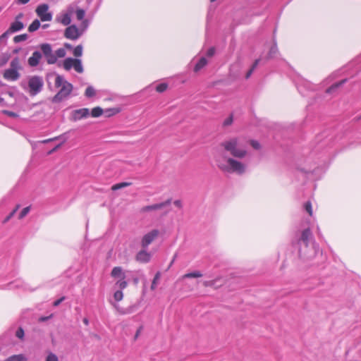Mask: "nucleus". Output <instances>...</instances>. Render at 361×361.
Here are the masks:
<instances>
[{
    "label": "nucleus",
    "instance_id": "nucleus-29",
    "mask_svg": "<svg viewBox=\"0 0 361 361\" xmlns=\"http://www.w3.org/2000/svg\"><path fill=\"white\" fill-rule=\"evenodd\" d=\"M40 26V22L39 20L35 19L28 27V31L30 32H35L39 29Z\"/></svg>",
    "mask_w": 361,
    "mask_h": 361
},
{
    "label": "nucleus",
    "instance_id": "nucleus-64",
    "mask_svg": "<svg viewBox=\"0 0 361 361\" xmlns=\"http://www.w3.org/2000/svg\"><path fill=\"white\" fill-rule=\"evenodd\" d=\"M200 69H197V68H195L194 69V71L197 73V71H199Z\"/></svg>",
    "mask_w": 361,
    "mask_h": 361
},
{
    "label": "nucleus",
    "instance_id": "nucleus-40",
    "mask_svg": "<svg viewBox=\"0 0 361 361\" xmlns=\"http://www.w3.org/2000/svg\"><path fill=\"white\" fill-rule=\"evenodd\" d=\"M82 54V46L80 44L74 48L73 55L76 57H79V56H81Z\"/></svg>",
    "mask_w": 361,
    "mask_h": 361
},
{
    "label": "nucleus",
    "instance_id": "nucleus-35",
    "mask_svg": "<svg viewBox=\"0 0 361 361\" xmlns=\"http://www.w3.org/2000/svg\"><path fill=\"white\" fill-rule=\"evenodd\" d=\"M123 293L121 290H117L114 293V300L118 302L123 300Z\"/></svg>",
    "mask_w": 361,
    "mask_h": 361
},
{
    "label": "nucleus",
    "instance_id": "nucleus-48",
    "mask_svg": "<svg viewBox=\"0 0 361 361\" xmlns=\"http://www.w3.org/2000/svg\"><path fill=\"white\" fill-rule=\"evenodd\" d=\"M250 145L255 149H259L261 148L260 143L255 140H252L250 141Z\"/></svg>",
    "mask_w": 361,
    "mask_h": 361
},
{
    "label": "nucleus",
    "instance_id": "nucleus-44",
    "mask_svg": "<svg viewBox=\"0 0 361 361\" xmlns=\"http://www.w3.org/2000/svg\"><path fill=\"white\" fill-rule=\"evenodd\" d=\"M45 361H59V358L56 354L50 352L46 357Z\"/></svg>",
    "mask_w": 361,
    "mask_h": 361
},
{
    "label": "nucleus",
    "instance_id": "nucleus-60",
    "mask_svg": "<svg viewBox=\"0 0 361 361\" xmlns=\"http://www.w3.org/2000/svg\"><path fill=\"white\" fill-rule=\"evenodd\" d=\"M64 46H65V47H66V48H67V49H73L72 45H71V44H68V43H66V44H64Z\"/></svg>",
    "mask_w": 361,
    "mask_h": 361
},
{
    "label": "nucleus",
    "instance_id": "nucleus-26",
    "mask_svg": "<svg viewBox=\"0 0 361 361\" xmlns=\"http://www.w3.org/2000/svg\"><path fill=\"white\" fill-rule=\"evenodd\" d=\"M103 113H104V110L101 107L96 106V107H94L93 109H92L91 112L90 114L92 117L98 118L100 116H102Z\"/></svg>",
    "mask_w": 361,
    "mask_h": 361
},
{
    "label": "nucleus",
    "instance_id": "nucleus-1",
    "mask_svg": "<svg viewBox=\"0 0 361 361\" xmlns=\"http://www.w3.org/2000/svg\"><path fill=\"white\" fill-rule=\"evenodd\" d=\"M332 133V130L326 129L317 135L311 144V149L305 150L302 157L298 159L296 168L307 177L312 176L319 180L326 172L332 154L330 149L334 144Z\"/></svg>",
    "mask_w": 361,
    "mask_h": 361
},
{
    "label": "nucleus",
    "instance_id": "nucleus-61",
    "mask_svg": "<svg viewBox=\"0 0 361 361\" xmlns=\"http://www.w3.org/2000/svg\"><path fill=\"white\" fill-rule=\"evenodd\" d=\"M75 71H76L79 73H82L83 72L84 69H75Z\"/></svg>",
    "mask_w": 361,
    "mask_h": 361
},
{
    "label": "nucleus",
    "instance_id": "nucleus-19",
    "mask_svg": "<svg viewBox=\"0 0 361 361\" xmlns=\"http://www.w3.org/2000/svg\"><path fill=\"white\" fill-rule=\"evenodd\" d=\"M63 68H82V61L78 59L67 58L63 61Z\"/></svg>",
    "mask_w": 361,
    "mask_h": 361
},
{
    "label": "nucleus",
    "instance_id": "nucleus-63",
    "mask_svg": "<svg viewBox=\"0 0 361 361\" xmlns=\"http://www.w3.org/2000/svg\"><path fill=\"white\" fill-rule=\"evenodd\" d=\"M48 26H49L48 25H44L42 26V27H43V28H47Z\"/></svg>",
    "mask_w": 361,
    "mask_h": 361
},
{
    "label": "nucleus",
    "instance_id": "nucleus-12",
    "mask_svg": "<svg viewBox=\"0 0 361 361\" xmlns=\"http://www.w3.org/2000/svg\"><path fill=\"white\" fill-rule=\"evenodd\" d=\"M159 231L158 229H152L149 232L145 234L141 240V246L144 249H147L148 246L158 237Z\"/></svg>",
    "mask_w": 361,
    "mask_h": 361
},
{
    "label": "nucleus",
    "instance_id": "nucleus-27",
    "mask_svg": "<svg viewBox=\"0 0 361 361\" xmlns=\"http://www.w3.org/2000/svg\"><path fill=\"white\" fill-rule=\"evenodd\" d=\"M78 8V5L75 4H69L64 11L71 18V16L75 14L76 9Z\"/></svg>",
    "mask_w": 361,
    "mask_h": 361
},
{
    "label": "nucleus",
    "instance_id": "nucleus-7",
    "mask_svg": "<svg viewBox=\"0 0 361 361\" xmlns=\"http://www.w3.org/2000/svg\"><path fill=\"white\" fill-rule=\"evenodd\" d=\"M131 274L130 271H123L121 267H115L111 270V276L113 278L118 279L115 285L119 290H123L127 288L128 284L127 279Z\"/></svg>",
    "mask_w": 361,
    "mask_h": 361
},
{
    "label": "nucleus",
    "instance_id": "nucleus-59",
    "mask_svg": "<svg viewBox=\"0 0 361 361\" xmlns=\"http://www.w3.org/2000/svg\"><path fill=\"white\" fill-rule=\"evenodd\" d=\"M30 0H18V4H25L29 2Z\"/></svg>",
    "mask_w": 361,
    "mask_h": 361
},
{
    "label": "nucleus",
    "instance_id": "nucleus-24",
    "mask_svg": "<svg viewBox=\"0 0 361 361\" xmlns=\"http://www.w3.org/2000/svg\"><path fill=\"white\" fill-rule=\"evenodd\" d=\"M27 357L23 354L13 355L8 357L5 361H27Z\"/></svg>",
    "mask_w": 361,
    "mask_h": 361
},
{
    "label": "nucleus",
    "instance_id": "nucleus-10",
    "mask_svg": "<svg viewBox=\"0 0 361 361\" xmlns=\"http://www.w3.org/2000/svg\"><path fill=\"white\" fill-rule=\"evenodd\" d=\"M42 56L44 57L47 63L49 65L54 64L56 62V56L52 50L51 46L48 44H42L39 47Z\"/></svg>",
    "mask_w": 361,
    "mask_h": 361
},
{
    "label": "nucleus",
    "instance_id": "nucleus-52",
    "mask_svg": "<svg viewBox=\"0 0 361 361\" xmlns=\"http://www.w3.org/2000/svg\"><path fill=\"white\" fill-rule=\"evenodd\" d=\"M142 329H143L142 326H139V328L137 329L135 334L134 336V340L137 339V338L139 337L140 334H141V332L142 331Z\"/></svg>",
    "mask_w": 361,
    "mask_h": 361
},
{
    "label": "nucleus",
    "instance_id": "nucleus-20",
    "mask_svg": "<svg viewBox=\"0 0 361 361\" xmlns=\"http://www.w3.org/2000/svg\"><path fill=\"white\" fill-rule=\"evenodd\" d=\"M347 82V79L344 78L339 81L335 82L326 89V93L329 94H334L337 90Z\"/></svg>",
    "mask_w": 361,
    "mask_h": 361
},
{
    "label": "nucleus",
    "instance_id": "nucleus-25",
    "mask_svg": "<svg viewBox=\"0 0 361 361\" xmlns=\"http://www.w3.org/2000/svg\"><path fill=\"white\" fill-rule=\"evenodd\" d=\"M121 109L120 107L109 108L106 109L104 112L106 114V116H112L120 113Z\"/></svg>",
    "mask_w": 361,
    "mask_h": 361
},
{
    "label": "nucleus",
    "instance_id": "nucleus-4",
    "mask_svg": "<svg viewBox=\"0 0 361 361\" xmlns=\"http://www.w3.org/2000/svg\"><path fill=\"white\" fill-rule=\"evenodd\" d=\"M21 87L30 97H35L43 90V78L39 75L28 76L26 80L22 81Z\"/></svg>",
    "mask_w": 361,
    "mask_h": 361
},
{
    "label": "nucleus",
    "instance_id": "nucleus-18",
    "mask_svg": "<svg viewBox=\"0 0 361 361\" xmlns=\"http://www.w3.org/2000/svg\"><path fill=\"white\" fill-rule=\"evenodd\" d=\"M42 59V54L40 50L35 51L32 53V56L28 59V64L32 67H35L39 65Z\"/></svg>",
    "mask_w": 361,
    "mask_h": 361
},
{
    "label": "nucleus",
    "instance_id": "nucleus-2",
    "mask_svg": "<svg viewBox=\"0 0 361 361\" xmlns=\"http://www.w3.org/2000/svg\"><path fill=\"white\" fill-rule=\"evenodd\" d=\"M296 247L299 257L304 261L313 259L319 255L321 257L325 258L310 228H306L300 232L297 238Z\"/></svg>",
    "mask_w": 361,
    "mask_h": 361
},
{
    "label": "nucleus",
    "instance_id": "nucleus-31",
    "mask_svg": "<svg viewBox=\"0 0 361 361\" xmlns=\"http://www.w3.org/2000/svg\"><path fill=\"white\" fill-rule=\"evenodd\" d=\"M96 94V91L92 86H88L85 92V96L87 98H92Z\"/></svg>",
    "mask_w": 361,
    "mask_h": 361
},
{
    "label": "nucleus",
    "instance_id": "nucleus-34",
    "mask_svg": "<svg viewBox=\"0 0 361 361\" xmlns=\"http://www.w3.org/2000/svg\"><path fill=\"white\" fill-rule=\"evenodd\" d=\"M19 207H20V205L17 204L16 206V207L9 213V214L6 216L3 223H6V222L8 221L10 219H11L12 218H13L15 216V215L16 214V212L18 210Z\"/></svg>",
    "mask_w": 361,
    "mask_h": 361
},
{
    "label": "nucleus",
    "instance_id": "nucleus-16",
    "mask_svg": "<svg viewBox=\"0 0 361 361\" xmlns=\"http://www.w3.org/2000/svg\"><path fill=\"white\" fill-rule=\"evenodd\" d=\"M167 88H168V84L166 82H163L159 83L155 87L154 86V84L149 85V86L146 87L142 90V92H150L154 90H156L157 92H158L159 93H162L164 91H166Z\"/></svg>",
    "mask_w": 361,
    "mask_h": 361
},
{
    "label": "nucleus",
    "instance_id": "nucleus-9",
    "mask_svg": "<svg viewBox=\"0 0 361 361\" xmlns=\"http://www.w3.org/2000/svg\"><path fill=\"white\" fill-rule=\"evenodd\" d=\"M221 145L224 147V149L229 152L232 156L237 158H243L247 152L243 149H238L237 147L238 141L236 139H232L228 141H226L221 143Z\"/></svg>",
    "mask_w": 361,
    "mask_h": 361
},
{
    "label": "nucleus",
    "instance_id": "nucleus-14",
    "mask_svg": "<svg viewBox=\"0 0 361 361\" xmlns=\"http://www.w3.org/2000/svg\"><path fill=\"white\" fill-rule=\"evenodd\" d=\"M90 116V110L87 108H82L73 110L71 112V119L74 121L87 118Z\"/></svg>",
    "mask_w": 361,
    "mask_h": 361
},
{
    "label": "nucleus",
    "instance_id": "nucleus-17",
    "mask_svg": "<svg viewBox=\"0 0 361 361\" xmlns=\"http://www.w3.org/2000/svg\"><path fill=\"white\" fill-rule=\"evenodd\" d=\"M171 200L169 199L164 202L153 204L151 205L146 206L143 207L142 210L144 212H150L153 210H157L164 208V207L169 206L171 204Z\"/></svg>",
    "mask_w": 361,
    "mask_h": 361
},
{
    "label": "nucleus",
    "instance_id": "nucleus-23",
    "mask_svg": "<svg viewBox=\"0 0 361 361\" xmlns=\"http://www.w3.org/2000/svg\"><path fill=\"white\" fill-rule=\"evenodd\" d=\"M56 20L63 25H68L71 23V18L64 11L56 17Z\"/></svg>",
    "mask_w": 361,
    "mask_h": 361
},
{
    "label": "nucleus",
    "instance_id": "nucleus-56",
    "mask_svg": "<svg viewBox=\"0 0 361 361\" xmlns=\"http://www.w3.org/2000/svg\"><path fill=\"white\" fill-rule=\"evenodd\" d=\"M174 205L176 206L177 207H180L181 205H182V202L180 200H175L174 202H173Z\"/></svg>",
    "mask_w": 361,
    "mask_h": 361
},
{
    "label": "nucleus",
    "instance_id": "nucleus-57",
    "mask_svg": "<svg viewBox=\"0 0 361 361\" xmlns=\"http://www.w3.org/2000/svg\"><path fill=\"white\" fill-rule=\"evenodd\" d=\"M276 51V47H273L271 48V50H270V55H272V54H274Z\"/></svg>",
    "mask_w": 361,
    "mask_h": 361
},
{
    "label": "nucleus",
    "instance_id": "nucleus-53",
    "mask_svg": "<svg viewBox=\"0 0 361 361\" xmlns=\"http://www.w3.org/2000/svg\"><path fill=\"white\" fill-rule=\"evenodd\" d=\"M215 53V48L214 47H211L208 49L207 52V56H209V57H212Z\"/></svg>",
    "mask_w": 361,
    "mask_h": 361
},
{
    "label": "nucleus",
    "instance_id": "nucleus-11",
    "mask_svg": "<svg viewBox=\"0 0 361 361\" xmlns=\"http://www.w3.org/2000/svg\"><path fill=\"white\" fill-rule=\"evenodd\" d=\"M22 17H23L22 13H20L16 16V20L14 22H13L11 24L8 29L1 35V39L6 38L10 35L23 29L24 25L21 21L19 20V19H20Z\"/></svg>",
    "mask_w": 361,
    "mask_h": 361
},
{
    "label": "nucleus",
    "instance_id": "nucleus-5",
    "mask_svg": "<svg viewBox=\"0 0 361 361\" xmlns=\"http://www.w3.org/2000/svg\"><path fill=\"white\" fill-rule=\"evenodd\" d=\"M55 86L61 87L59 92L52 97V103H59L66 99L73 90V85L66 80L64 78L60 75L55 77Z\"/></svg>",
    "mask_w": 361,
    "mask_h": 361
},
{
    "label": "nucleus",
    "instance_id": "nucleus-50",
    "mask_svg": "<svg viewBox=\"0 0 361 361\" xmlns=\"http://www.w3.org/2000/svg\"><path fill=\"white\" fill-rule=\"evenodd\" d=\"M1 114H6L11 117H17L18 116V114L16 113L11 111H8V110L1 111Z\"/></svg>",
    "mask_w": 361,
    "mask_h": 361
},
{
    "label": "nucleus",
    "instance_id": "nucleus-28",
    "mask_svg": "<svg viewBox=\"0 0 361 361\" xmlns=\"http://www.w3.org/2000/svg\"><path fill=\"white\" fill-rule=\"evenodd\" d=\"M75 15L76 18H77L78 20H80V21L82 22L83 20H85V11L84 9H82V8H80L78 6V8L76 9Z\"/></svg>",
    "mask_w": 361,
    "mask_h": 361
},
{
    "label": "nucleus",
    "instance_id": "nucleus-62",
    "mask_svg": "<svg viewBox=\"0 0 361 361\" xmlns=\"http://www.w3.org/2000/svg\"><path fill=\"white\" fill-rule=\"evenodd\" d=\"M257 65V61H255V63L252 66L251 68H256Z\"/></svg>",
    "mask_w": 361,
    "mask_h": 361
},
{
    "label": "nucleus",
    "instance_id": "nucleus-21",
    "mask_svg": "<svg viewBox=\"0 0 361 361\" xmlns=\"http://www.w3.org/2000/svg\"><path fill=\"white\" fill-rule=\"evenodd\" d=\"M67 135L66 133L64 134H62L59 136H57V137H53V138H49V139H47V140H42L40 141L41 143H43V144H46V143H48L49 142H52V141H54V140H61V142L59 144H58L55 148L52 150H55L56 149L60 147L67 140Z\"/></svg>",
    "mask_w": 361,
    "mask_h": 361
},
{
    "label": "nucleus",
    "instance_id": "nucleus-3",
    "mask_svg": "<svg viewBox=\"0 0 361 361\" xmlns=\"http://www.w3.org/2000/svg\"><path fill=\"white\" fill-rule=\"evenodd\" d=\"M288 77L302 97H308L314 90V85L298 74L295 69H288Z\"/></svg>",
    "mask_w": 361,
    "mask_h": 361
},
{
    "label": "nucleus",
    "instance_id": "nucleus-32",
    "mask_svg": "<svg viewBox=\"0 0 361 361\" xmlns=\"http://www.w3.org/2000/svg\"><path fill=\"white\" fill-rule=\"evenodd\" d=\"M202 276V273L199 271H195L192 272H189L185 274L183 276L184 279H190V278H199Z\"/></svg>",
    "mask_w": 361,
    "mask_h": 361
},
{
    "label": "nucleus",
    "instance_id": "nucleus-41",
    "mask_svg": "<svg viewBox=\"0 0 361 361\" xmlns=\"http://www.w3.org/2000/svg\"><path fill=\"white\" fill-rule=\"evenodd\" d=\"M17 281H11L6 284H2L1 283V289L6 288V289H12L15 287H18V284H16Z\"/></svg>",
    "mask_w": 361,
    "mask_h": 361
},
{
    "label": "nucleus",
    "instance_id": "nucleus-39",
    "mask_svg": "<svg viewBox=\"0 0 361 361\" xmlns=\"http://www.w3.org/2000/svg\"><path fill=\"white\" fill-rule=\"evenodd\" d=\"M54 54L56 56V59L58 58H63L66 54V51L64 48H59L54 52Z\"/></svg>",
    "mask_w": 361,
    "mask_h": 361
},
{
    "label": "nucleus",
    "instance_id": "nucleus-54",
    "mask_svg": "<svg viewBox=\"0 0 361 361\" xmlns=\"http://www.w3.org/2000/svg\"><path fill=\"white\" fill-rule=\"evenodd\" d=\"M18 60L15 59L11 63V68H18Z\"/></svg>",
    "mask_w": 361,
    "mask_h": 361
},
{
    "label": "nucleus",
    "instance_id": "nucleus-55",
    "mask_svg": "<svg viewBox=\"0 0 361 361\" xmlns=\"http://www.w3.org/2000/svg\"><path fill=\"white\" fill-rule=\"evenodd\" d=\"M255 70V69H248V71L245 74V78L248 79L251 76Z\"/></svg>",
    "mask_w": 361,
    "mask_h": 361
},
{
    "label": "nucleus",
    "instance_id": "nucleus-45",
    "mask_svg": "<svg viewBox=\"0 0 361 361\" xmlns=\"http://www.w3.org/2000/svg\"><path fill=\"white\" fill-rule=\"evenodd\" d=\"M116 310V311L122 315H126V310L124 307H121L118 304L114 303L112 304Z\"/></svg>",
    "mask_w": 361,
    "mask_h": 361
},
{
    "label": "nucleus",
    "instance_id": "nucleus-33",
    "mask_svg": "<svg viewBox=\"0 0 361 361\" xmlns=\"http://www.w3.org/2000/svg\"><path fill=\"white\" fill-rule=\"evenodd\" d=\"M15 336L16 338L20 339V341H23L25 338V331L22 326L18 327L15 332Z\"/></svg>",
    "mask_w": 361,
    "mask_h": 361
},
{
    "label": "nucleus",
    "instance_id": "nucleus-47",
    "mask_svg": "<svg viewBox=\"0 0 361 361\" xmlns=\"http://www.w3.org/2000/svg\"><path fill=\"white\" fill-rule=\"evenodd\" d=\"M136 310V305H131L128 306V307L125 308L126 310V314H130L133 313Z\"/></svg>",
    "mask_w": 361,
    "mask_h": 361
},
{
    "label": "nucleus",
    "instance_id": "nucleus-30",
    "mask_svg": "<svg viewBox=\"0 0 361 361\" xmlns=\"http://www.w3.org/2000/svg\"><path fill=\"white\" fill-rule=\"evenodd\" d=\"M131 183L128 182H121L116 183L111 186V190L115 191L123 188L125 187L130 185Z\"/></svg>",
    "mask_w": 361,
    "mask_h": 361
},
{
    "label": "nucleus",
    "instance_id": "nucleus-37",
    "mask_svg": "<svg viewBox=\"0 0 361 361\" xmlns=\"http://www.w3.org/2000/svg\"><path fill=\"white\" fill-rule=\"evenodd\" d=\"M303 209L305 212H307L309 214L310 216L312 215V207L310 201H307L304 203Z\"/></svg>",
    "mask_w": 361,
    "mask_h": 361
},
{
    "label": "nucleus",
    "instance_id": "nucleus-6",
    "mask_svg": "<svg viewBox=\"0 0 361 361\" xmlns=\"http://www.w3.org/2000/svg\"><path fill=\"white\" fill-rule=\"evenodd\" d=\"M219 168L226 173L241 175L245 171V165L233 158H228L226 164H219Z\"/></svg>",
    "mask_w": 361,
    "mask_h": 361
},
{
    "label": "nucleus",
    "instance_id": "nucleus-42",
    "mask_svg": "<svg viewBox=\"0 0 361 361\" xmlns=\"http://www.w3.org/2000/svg\"><path fill=\"white\" fill-rule=\"evenodd\" d=\"M207 64V60L204 57L199 59L198 62L195 64V68H204Z\"/></svg>",
    "mask_w": 361,
    "mask_h": 361
},
{
    "label": "nucleus",
    "instance_id": "nucleus-36",
    "mask_svg": "<svg viewBox=\"0 0 361 361\" xmlns=\"http://www.w3.org/2000/svg\"><path fill=\"white\" fill-rule=\"evenodd\" d=\"M30 211V206L24 207L18 215V219H23Z\"/></svg>",
    "mask_w": 361,
    "mask_h": 361
},
{
    "label": "nucleus",
    "instance_id": "nucleus-8",
    "mask_svg": "<svg viewBox=\"0 0 361 361\" xmlns=\"http://www.w3.org/2000/svg\"><path fill=\"white\" fill-rule=\"evenodd\" d=\"M90 23V22L89 20H83V21L81 22L80 28H78L75 25L68 26L65 30V37L71 40L78 39L88 28Z\"/></svg>",
    "mask_w": 361,
    "mask_h": 361
},
{
    "label": "nucleus",
    "instance_id": "nucleus-38",
    "mask_svg": "<svg viewBox=\"0 0 361 361\" xmlns=\"http://www.w3.org/2000/svg\"><path fill=\"white\" fill-rule=\"evenodd\" d=\"M27 38H28V35L27 34H22V35H19L14 37L13 41L16 43H18V42L27 40Z\"/></svg>",
    "mask_w": 361,
    "mask_h": 361
},
{
    "label": "nucleus",
    "instance_id": "nucleus-22",
    "mask_svg": "<svg viewBox=\"0 0 361 361\" xmlns=\"http://www.w3.org/2000/svg\"><path fill=\"white\" fill-rule=\"evenodd\" d=\"M18 70L19 69H6L4 73V77L6 79H8L10 80H16L20 76V74L18 71Z\"/></svg>",
    "mask_w": 361,
    "mask_h": 361
},
{
    "label": "nucleus",
    "instance_id": "nucleus-15",
    "mask_svg": "<svg viewBox=\"0 0 361 361\" xmlns=\"http://www.w3.org/2000/svg\"><path fill=\"white\" fill-rule=\"evenodd\" d=\"M152 258V255L148 252L146 249H142L140 250L136 256L135 259L136 261L140 262V263H148Z\"/></svg>",
    "mask_w": 361,
    "mask_h": 361
},
{
    "label": "nucleus",
    "instance_id": "nucleus-43",
    "mask_svg": "<svg viewBox=\"0 0 361 361\" xmlns=\"http://www.w3.org/2000/svg\"><path fill=\"white\" fill-rule=\"evenodd\" d=\"M160 278V272L158 271L156 273V274L154 275V279L152 280V284H151V289L152 290H154L155 288H156V286H157V281Z\"/></svg>",
    "mask_w": 361,
    "mask_h": 361
},
{
    "label": "nucleus",
    "instance_id": "nucleus-58",
    "mask_svg": "<svg viewBox=\"0 0 361 361\" xmlns=\"http://www.w3.org/2000/svg\"><path fill=\"white\" fill-rule=\"evenodd\" d=\"M82 322L86 326L89 325L90 322L87 317H84Z\"/></svg>",
    "mask_w": 361,
    "mask_h": 361
},
{
    "label": "nucleus",
    "instance_id": "nucleus-46",
    "mask_svg": "<svg viewBox=\"0 0 361 361\" xmlns=\"http://www.w3.org/2000/svg\"><path fill=\"white\" fill-rule=\"evenodd\" d=\"M233 121V114H231L228 118H226L224 123H223V126H230L232 124Z\"/></svg>",
    "mask_w": 361,
    "mask_h": 361
},
{
    "label": "nucleus",
    "instance_id": "nucleus-51",
    "mask_svg": "<svg viewBox=\"0 0 361 361\" xmlns=\"http://www.w3.org/2000/svg\"><path fill=\"white\" fill-rule=\"evenodd\" d=\"M65 298H66L64 296H62L60 298L54 300V302H53V305L54 307L59 306L65 300Z\"/></svg>",
    "mask_w": 361,
    "mask_h": 361
},
{
    "label": "nucleus",
    "instance_id": "nucleus-49",
    "mask_svg": "<svg viewBox=\"0 0 361 361\" xmlns=\"http://www.w3.org/2000/svg\"><path fill=\"white\" fill-rule=\"evenodd\" d=\"M53 317V314H51L49 316H41L40 317H39L38 319V322H47L48 320H49L51 318H52Z\"/></svg>",
    "mask_w": 361,
    "mask_h": 361
},
{
    "label": "nucleus",
    "instance_id": "nucleus-13",
    "mask_svg": "<svg viewBox=\"0 0 361 361\" xmlns=\"http://www.w3.org/2000/svg\"><path fill=\"white\" fill-rule=\"evenodd\" d=\"M47 4H41L36 8V13L42 21H50L52 19V14L48 11Z\"/></svg>",
    "mask_w": 361,
    "mask_h": 361
}]
</instances>
